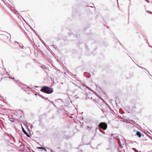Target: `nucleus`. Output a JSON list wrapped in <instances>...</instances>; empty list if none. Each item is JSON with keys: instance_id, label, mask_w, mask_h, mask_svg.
<instances>
[{"instance_id": "nucleus-33", "label": "nucleus", "mask_w": 152, "mask_h": 152, "mask_svg": "<svg viewBox=\"0 0 152 152\" xmlns=\"http://www.w3.org/2000/svg\"><path fill=\"white\" fill-rule=\"evenodd\" d=\"M76 98H79V97H76Z\"/></svg>"}, {"instance_id": "nucleus-15", "label": "nucleus", "mask_w": 152, "mask_h": 152, "mask_svg": "<svg viewBox=\"0 0 152 152\" xmlns=\"http://www.w3.org/2000/svg\"><path fill=\"white\" fill-rule=\"evenodd\" d=\"M50 151H51V152H56L55 151H54L52 149V150H51Z\"/></svg>"}, {"instance_id": "nucleus-42", "label": "nucleus", "mask_w": 152, "mask_h": 152, "mask_svg": "<svg viewBox=\"0 0 152 152\" xmlns=\"http://www.w3.org/2000/svg\"><path fill=\"white\" fill-rule=\"evenodd\" d=\"M92 4L94 5V4H93V3H92Z\"/></svg>"}, {"instance_id": "nucleus-28", "label": "nucleus", "mask_w": 152, "mask_h": 152, "mask_svg": "<svg viewBox=\"0 0 152 152\" xmlns=\"http://www.w3.org/2000/svg\"><path fill=\"white\" fill-rule=\"evenodd\" d=\"M53 105H54V106H55V104H54V103H53Z\"/></svg>"}, {"instance_id": "nucleus-12", "label": "nucleus", "mask_w": 152, "mask_h": 152, "mask_svg": "<svg viewBox=\"0 0 152 152\" xmlns=\"http://www.w3.org/2000/svg\"><path fill=\"white\" fill-rule=\"evenodd\" d=\"M40 40L42 42V43L44 44V45H45V43L43 41H42L41 39Z\"/></svg>"}, {"instance_id": "nucleus-26", "label": "nucleus", "mask_w": 152, "mask_h": 152, "mask_svg": "<svg viewBox=\"0 0 152 152\" xmlns=\"http://www.w3.org/2000/svg\"><path fill=\"white\" fill-rule=\"evenodd\" d=\"M135 152H138V151L137 150H136L135 151Z\"/></svg>"}, {"instance_id": "nucleus-9", "label": "nucleus", "mask_w": 152, "mask_h": 152, "mask_svg": "<svg viewBox=\"0 0 152 152\" xmlns=\"http://www.w3.org/2000/svg\"><path fill=\"white\" fill-rule=\"evenodd\" d=\"M131 122H130V123H132V124H136V123L133 120H130Z\"/></svg>"}, {"instance_id": "nucleus-4", "label": "nucleus", "mask_w": 152, "mask_h": 152, "mask_svg": "<svg viewBox=\"0 0 152 152\" xmlns=\"http://www.w3.org/2000/svg\"><path fill=\"white\" fill-rule=\"evenodd\" d=\"M135 135H137L139 137H141L142 134L140 132L137 131Z\"/></svg>"}, {"instance_id": "nucleus-13", "label": "nucleus", "mask_w": 152, "mask_h": 152, "mask_svg": "<svg viewBox=\"0 0 152 152\" xmlns=\"http://www.w3.org/2000/svg\"><path fill=\"white\" fill-rule=\"evenodd\" d=\"M87 127L88 128H90V129H91L92 128V127H89V126H87Z\"/></svg>"}, {"instance_id": "nucleus-30", "label": "nucleus", "mask_w": 152, "mask_h": 152, "mask_svg": "<svg viewBox=\"0 0 152 152\" xmlns=\"http://www.w3.org/2000/svg\"><path fill=\"white\" fill-rule=\"evenodd\" d=\"M9 35H10V38L11 37V35L10 34H9Z\"/></svg>"}, {"instance_id": "nucleus-17", "label": "nucleus", "mask_w": 152, "mask_h": 152, "mask_svg": "<svg viewBox=\"0 0 152 152\" xmlns=\"http://www.w3.org/2000/svg\"><path fill=\"white\" fill-rule=\"evenodd\" d=\"M50 151H51V152H56L55 151H54L52 149V150H51Z\"/></svg>"}, {"instance_id": "nucleus-22", "label": "nucleus", "mask_w": 152, "mask_h": 152, "mask_svg": "<svg viewBox=\"0 0 152 152\" xmlns=\"http://www.w3.org/2000/svg\"><path fill=\"white\" fill-rule=\"evenodd\" d=\"M146 1L148 3H149V1L148 0H146Z\"/></svg>"}, {"instance_id": "nucleus-21", "label": "nucleus", "mask_w": 152, "mask_h": 152, "mask_svg": "<svg viewBox=\"0 0 152 152\" xmlns=\"http://www.w3.org/2000/svg\"><path fill=\"white\" fill-rule=\"evenodd\" d=\"M48 101H50L51 103H52V104H53V101H50L49 100H48Z\"/></svg>"}, {"instance_id": "nucleus-2", "label": "nucleus", "mask_w": 152, "mask_h": 152, "mask_svg": "<svg viewBox=\"0 0 152 152\" xmlns=\"http://www.w3.org/2000/svg\"><path fill=\"white\" fill-rule=\"evenodd\" d=\"M98 126L102 128L104 130H106L107 127V125L105 122H102L100 123Z\"/></svg>"}, {"instance_id": "nucleus-3", "label": "nucleus", "mask_w": 152, "mask_h": 152, "mask_svg": "<svg viewBox=\"0 0 152 152\" xmlns=\"http://www.w3.org/2000/svg\"><path fill=\"white\" fill-rule=\"evenodd\" d=\"M22 131L26 135V136L28 137H31V136L29 135L25 131L24 129L22 127Z\"/></svg>"}, {"instance_id": "nucleus-16", "label": "nucleus", "mask_w": 152, "mask_h": 152, "mask_svg": "<svg viewBox=\"0 0 152 152\" xmlns=\"http://www.w3.org/2000/svg\"><path fill=\"white\" fill-rule=\"evenodd\" d=\"M50 151H51V152H56L55 151H54L52 149V150H51Z\"/></svg>"}, {"instance_id": "nucleus-19", "label": "nucleus", "mask_w": 152, "mask_h": 152, "mask_svg": "<svg viewBox=\"0 0 152 152\" xmlns=\"http://www.w3.org/2000/svg\"><path fill=\"white\" fill-rule=\"evenodd\" d=\"M97 129H98V128L97 127H96V129H95V131L96 132L97 130Z\"/></svg>"}, {"instance_id": "nucleus-40", "label": "nucleus", "mask_w": 152, "mask_h": 152, "mask_svg": "<svg viewBox=\"0 0 152 152\" xmlns=\"http://www.w3.org/2000/svg\"><path fill=\"white\" fill-rule=\"evenodd\" d=\"M19 81V80H18V82Z\"/></svg>"}, {"instance_id": "nucleus-14", "label": "nucleus", "mask_w": 152, "mask_h": 152, "mask_svg": "<svg viewBox=\"0 0 152 152\" xmlns=\"http://www.w3.org/2000/svg\"><path fill=\"white\" fill-rule=\"evenodd\" d=\"M138 66L140 68H142V69H145L143 67H141V66H139L138 65Z\"/></svg>"}, {"instance_id": "nucleus-10", "label": "nucleus", "mask_w": 152, "mask_h": 152, "mask_svg": "<svg viewBox=\"0 0 152 152\" xmlns=\"http://www.w3.org/2000/svg\"><path fill=\"white\" fill-rule=\"evenodd\" d=\"M99 130L100 131V132L102 133L103 134H105V133L102 130H101L100 129H99Z\"/></svg>"}, {"instance_id": "nucleus-39", "label": "nucleus", "mask_w": 152, "mask_h": 152, "mask_svg": "<svg viewBox=\"0 0 152 152\" xmlns=\"http://www.w3.org/2000/svg\"><path fill=\"white\" fill-rule=\"evenodd\" d=\"M149 46V47H151L152 48V46Z\"/></svg>"}, {"instance_id": "nucleus-41", "label": "nucleus", "mask_w": 152, "mask_h": 152, "mask_svg": "<svg viewBox=\"0 0 152 152\" xmlns=\"http://www.w3.org/2000/svg\"><path fill=\"white\" fill-rule=\"evenodd\" d=\"M2 62L3 63V61L2 60Z\"/></svg>"}, {"instance_id": "nucleus-6", "label": "nucleus", "mask_w": 152, "mask_h": 152, "mask_svg": "<svg viewBox=\"0 0 152 152\" xmlns=\"http://www.w3.org/2000/svg\"><path fill=\"white\" fill-rule=\"evenodd\" d=\"M38 95L40 97H42V98L44 99H45L46 100H48V98H46V97H44L43 96H42V95H41V94H38Z\"/></svg>"}, {"instance_id": "nucleus-43", "label": "nucleus", "mask_w": 152, "mask_h": 152, "mask_svg": "<svg viewBox=\"0 0 152 152\" xmlns=\"http://www.w3.org/2000/svg\"><path fill=\"white\" fill-rule=\"evenodd\" d=\"M117 1H118V0H117Z\"/></svg>"}, {"instance_id": "nucleus-36", "label": "nucleus", "mask_w": 152, "mask_h": 152, "mask_svg": "<svg viewBox=\"0 0 152 152\" xmlns=\"http://www.w3.org/2000/svg\"><path fill=\"white\" fill-rule=\"evenodd\" d=\"M147 12H149V11H147Z\"/></svg>"}, {"instance_id": "nucleus-29", "label": "nucleus", "mask_w": 152, "mask_h": 152, "mask_svg": "<svg viewBox=\"0 0 152 152\" xmlns=\"http://www.w3.org/2000/svg\"><path fill=\"white\" fill-rule=\"evenodd\" d=\"M56 69V70H59L58 69Z\"/></svg>"}, {"instance_id": "nucleus-34", "label": "nucleus", "mask_w": 152, "mask_h": 152, "mask_svg": "<svg viewBox=\"0 0 152 152\" xmlns=\"http://www.w3.org/2000/svg\"><path fill=\"white\" fill-rule=\"evenodd\" d=\"M91 7H94L93 6H91Z\"/></svg>"}, {"instance_id": "nucleus-20", "label": "nucleus", "mask_w": 152, "mask_h": 152, "mask_svg": "<svg viewBox=\"0 0 152 152\" xmlns=\"http://www.w3.org/2000/svg\"><path fill=\"white\" fill-rule=\"evenodd\" d=\"M53 46L55 48H56L55 47H56V45H53Z\"/></svg>"}, {"instance_id": "nucleus-7", "label": "nucleus", "mask_w": 152, "mask_h": 152, "mask_svg": "<svg viewBox=\"0 0 152 152\" xmlns=\"http://www.w3.org/2000/svg\"><path fill=\"white\" fill-rule=\"evenodd\" d=\"M37 148L43 150L45 151H47V149L43 147H38Z\"/></svg>"}, {"instance_id": "nucleus-18", "label": "nucleus", "mask_w": 152, "mask_h": 152, "mask_svg": "<svg viewBox=\"0 0 152 152\" xmlns=\"http://www.w3.org/2000/svg\"><path fill=\"white\" fill-rule=\"evenodd\" d=\"M47 149H48L49 150H50V151H51V150L52 149L51 148H47Z\"/></svg>"}, {"instance_id": "nucleus-5", "label": "nucleus", "mask_w": 152, "mask_h": 152, "mask_svg": "<svg viewBox=\"0 0 152 152\" xmlns=\"http://www.w3.org/2000/svg\"><path fill=\"white\" fill-rule=\"evenodd\" d=\"M41 67L43 69H46L47 70H48V67H46L44 65H42L41 66Z\"/></svg>"}, {"instance_id": "nucleus-23", "label": "nucleus", "mask_w": 152, "mask_h": 152, "mask_svg": "<svg viewBox=\"0 0 152 152\" xmlns=\"http://www.w3.org/2000/svg\"><path fill=\"white\" fill-rule=\"evenodd\" d=\"M35 87H36V88H38V87H39V86H35Z\"/></svg>"}, {"instance_id": "nucleus-31", "label": "nucleus", "mask_w": 152, "mask_h": 152, "mask_svg": "<svg viewBox=\"0 0 152 152\" xmlns=\"http://www.w3.org/2000/svg\"><path fill=\"white\" fill-rule=\"evenodd\" d=\"M132 149H133V150H135V148H132Z\"/></svg>"}, {"instance_id": "nucleus-32", "label": "nucleus", "mask_w": 152, "mask_h": 152, "mask_svg": "<svg viewBox=\"0 0 152 152\" xmlns=\"http://www.w3.org/2000/svg\"><path fill=\"white\" fill-rule=\"evenodd\" d=\"M35 96H37V94H35Z\"/></svg>"}, {"instance_id": "nucleus-1", "label": "nucleus", "mask_w": 152, "mask_h": 152, "mask_svg": "<svg viewBox=\"0 0 152 152\" xmlns=\"http://www.w3.org/2000/svg\"><path fill=\"white\" fill-rule=\"evenodd\" d=\"M40 91L47 94H50L53 92V90L52 88L45 86L42 87Z\"/></svg>"}, {"instance_id": "nucleus-11", "label": "nucleus", "mask_w": 152, "mask_h": 152, "mask_svg": "<svg viewBox=\"0 0 152 152\" xmlns=\"http://www.w3.org/2000/svg\"><path fill=\"white\" fill-rule=\"evenodd\" d=\"M86 75L88 77H90L91 76L90 74L86 72Z\"/></svg>"}, {"instance_id": "nucleus-8", "label": "nucleus", "mask_w": 152, "mask_h": 152, "mask_svg": "<svg viewBox=\"0 0 152 152\" xmlns=\"http://www.w3.org/2000/svg\"><path fill=\"white\" fill-rule=\"evenodd\" d=\"M9 119L11 122H13L14 121V119L13 118H9Z\"/></svg>"}, {"instance_id": "nucleus-27", "label": "nucleus", "mask_w": 152, "mask_h": 152, "mask_svg": "<svg viewBox=\"0 0 152 152\" xmlns=\"http://www.w3.org/2000/svg\"><path fill=\"white\" fill-rule=\"evenodd\" d=\"M9 77L10 78V77ZM10 78H11V79H14V78H12V77H10Z\"/></svg>"}, {"instance_id": "nucleus-25", "label": "nucleus", "mask_w": 152, "mask_h": 152, "mask_svg": "<svg viewBox=\"0 0 152 152\" xmlns=\"http://www.w3.org/2000/svg\"><path fill=\"white\" fill-rule=\"evenodd\" d=\"M87 88H88V89H89V90H90V89H90V88H88V87H87Z\"/></svg>"}, {"instance_id": "nucleus-37", "label": "nucleus", "mask_w": 152, "mask_h": 152, "mask_svg": "<svg viewBox=\"0 0 152 152\" xmlns=\"http://www.w3.org/2000/svg\"><path fill=\"white\" fill-rule=\"evenodd\" d=\"M113 134H112L111 135V136H113Z\"/></svg>"}, {"instance_id": "nucleus-24", "label": "nucleus", "mask_w": 152, "mask_h": 152, "mask_svg": "<svg viewBox=\"0 0 152 152\" xmlns=\"http://www.w3.org/2000/svg\"><path fill=\"white\" fill-rule=\"evenodd\" d=\"M145 69V70H146V71H147L148 72V73H149V72H148V71L146 70V69L145 68V69Z\"/></svg>"}, {"instance_id": "nucleus-35", "label": "nucleus", "mask_w": 152, "mask_h": 152, "mask_svg": "<svg viewBox=\"0 0 152 152\" xmlns=\"http://www.w3.org/2000/svg\"><path fill=\"white\" fill-rule=\"evenodd\" d=\"M3 79V78H1V80H2Z\"/></svg>"}, {"instance_id": "nucleus-38", "label": "nucleus", "mask_w": 152, "mask_h": 152, "mask_svg": "<svg viewBox=\"0 0 152 152\" xmlns=\"http://www.w3.org/2000/svg\"><path fill=\"white\" fill-rule=\"evenodd\" d=\"M21 117H22V116H20V118H21Z\"/></svg>"}]
</instances>
